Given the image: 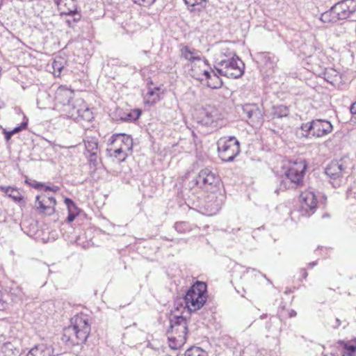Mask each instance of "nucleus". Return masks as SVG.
<instances>
[{"mask_svg": "<svg viewBox=\"0 0 356 356\" xmlns=\"http://www.w3.org/2000/svg\"><path fill=\"white\" fill-rule=\"evenodd\" d=\"M68 15L70 16V18L66 20V22L70 27L74 26V25L81 19V15L76 10Z\"/></svg>", "mask_w": 356, "mask_h": 356, "instance_id": "nucleus-25", "label": "nucleus"}, {"mask_svg": "<svg viewBox=\"0 0 356 356\" xmlns=\"http://www.w3.org/2000/svg\"><path fill=\"white\" fill-rule=\"evenodd\" d=\"M211 70L208 63L202 58L191 65V75L195 79L203 82L205 76Z\"/></svg>", "mask_w": 356, "mask_h": 356, "instance_id": "nucleus-15", "label": "nucleus"}, {"mask_svg": "<svg viewBox=\"0 0 356 356\" xmlns=\"http://www.w3.org/2000/svg\"><path fill=\"white\" fill-rule=\"evenodd\" d=\"M220 182V176L209 168L201 170L196 177V184L206 190H213L218 188Z\"/></svg>", "mask_w": 356, "mask_h": 356, "instance_id": "nucleus-10", "label": "nucleus"}, {"mask_svg": "<svg viewBox=\"0 0 356 356\" xmlns=\"http://www.w3.org/2000/svg\"><path fill=\"white\" fill-rule=\"evenodd\" d=\"M84 112L88 115L89 118L91 114L90 111L88 108H86Z\"/></svg>", "mask_w": 356, "mask_h": 356, "instance_id": "nucleus-46", "label": "nucleus"}, {"mask_svg": "<svg viewBox=\"0 0 356 356\" xmlns=\"http://www.w3.org/2000/svg\"><path fill=\"white\" fill-rule=\"evenodd\" d=\"M312 129V122H308L301 126V131H305L306 133H302L301 135L305 137H307L309 134V131Z\"/></svg>", "mask_w": 356, "mask_h": 356, "instance_id": "nucleus-34", "label": "nucleus"}, {"mask_svg": "<svg viewBox=\"0 0 356 356\" xmlns=\"http://www.w3.org/2000/svg\"><path fill=\"white\" fill-rule=\"evenodd\" d=\"M220 75L232 79H237L243 74V64L238 58H231L223 60L220 64V67L217 69Z\"/></svg>", "mask_w": 356, "mask_h": 356, "instance_id": "nucleus-8", "label": "nucleus"}, {"mask_svg": "<svg viewBox=\"0 0 356 356\" xmlns=\"http://www.w3.org/2000/svg\"><path fill=\"white\" fill-rule=\"evenodd\" d=\"M333 131V125L328 120L318 118L313 119V136L323 137Z\"/></svg>", "mask_w": 356, "mask_h": 356, "instance_id": "nucleus-13", "label": "nucleus"}, {"mask_svg": "<svg viewBox=\"0 0 356 356\" xmlns=\"http://www.w3.org/2000/svg\"><path fill=\"white\" fill-rule=\"evenodd\" d=\"M335 6L341 20L356 22V0H341Z\"/></svg>", "mask_w": 356, "mask_h": 356, "instance_id": "nucleus-12", "label": "nucleus"}, {"mask_svg": "<svg viewBox=\"0 0 356 356\" xmlns=\"http://www.w3.org/2000/svg\"><path fill=\"white\" fill-rule=\"evenodd\" d=\"M208 297L207 284L204 282L197 281L184 295L185 308L190 314L196 312L204 306Z\"/></svg>", "mask_w": 356, "mask_h": 356, "instance_id": "nucleus-2", "label": "nucleus"}, {"mask_svg": "<svg viewBox=\"0 0 356 356\" xmlns=\"http://www.w3.org/2000/svg\"><path fill=\"white\" fill-rule=\"evenodd\" d=\"M4 134H5V138L7 140H9L11 138L12 136H13V134L12 133L11 131H5Z\"/></svg>", "mask_w": 356, "mask_h": 356, "instance_id": "nucleus-43", "label": "nucleus"}, {"mask_svg": "<svg viewBox=\"0 0 356 356\" xmlns=\"http://www.w3.org/2000/svg\"><path fill=\"white\" fill-rule=\"evenodd\" d=\"M79 337L80 335L70 325L64 329L62 340L69 345L77 346L86 341L84 339H81Z\"/></svg>", "mask_w": 356, "mask_h": 356, "instance_id": "nucleus-16", "label": "nucleus"}, {"mask_svg": "<svg viewBox=\"0 0 356 356\" xmlns=\"http://www.w3.org/2000/svg\"><path fill=\"white\" fill-rule=\"evenodd\" d=\"M74 98V91L66 86H60L55 92L54 103L56 106L69 105Z\"/></svg>", "mask_w": 356, "mask_h": 356, "instance_id": "nucleus-14", "label": "nucleus"}, {"mask_svg": "<svg viewBox=\"0 0 356 356\" xmlns=\"http://www.w3.org/2000/svg\"><path fill=\"white\" fill-rule=\"evenodd\" d=\"M61 15H70L77 10L75 0H54Z\"/></svg>", "mask_w": 356, "mask_h": 356, "instance_id": "nucleus-18", "label": "nucleus"}, {"mask_svg": "<svg viewBox=\"0 0 356 356\" xmlns=\"http://www.w3.org/2000/svg\"><path fill=\"white\" fill-rule=\"evenodd\" d=\"M179 321L171 325L168 332L169 346L174 350L181 348L186 341L188 328L186 320L183 317L178 318Z\"/></svg>", "mask_w": 356, "mask_h": 356, "instance_id": "nucleus-6", "label": "nucleus"}, {"mask_svg": "<svg viewBox=\"0 0 356 356\" xmlns=\"http://www.w3.org/2000/svg\"><path fill=\"white\" fill-rule=\"evenodd\" d=\"M165 92V90L162 86L149 89L145 95V103L148 105L155 104L162 99Z\"/></svg>", "mask_w": 356, "mask_h": 356, "instance_id": "nucleus-17", "label": "nucleus"}, {"mask_svg": "<svg viewBox=\"0 0 356 356\" xmlns=\"http://www.w3.org/2000/svg\"><path fill=\"white\" fill-rule=\"evenodd\" d=\"M86 148L88 151L91 152V154L95 155L98 149V144L93 141H87L85 143Z\"/></svg>", "mask_w": 356, "mask_h": 356, "instance_id": "nucleus-32", "label": "nucleus"}, {"mask_svg": "<svg viewBox=\"0 0 356 356\" xmlns=\"http://www.w3.org/2000/svg\"><path fill=\"white\" fill-rule=\"evenodd\" d=\"M26 356H28V354L26 355Z\"/></svg>", "mask_w": 356, "mask_h": 356, "instance_id": "nucleus-50", "label": "nucleus"}, {"mask_svg": "<svg viewBox=\"0 0 356 356\" xmlns=\"http://www.w3.org/2000/svg\"><path fill=\"white\" fill-rule=\"evenodd\" d=\"M341 325V321L339 318L335 319L334 324L332 325V327L336 329L338 328Z\"/></svg>", "mask_w": 356, "mask_h": 356, "instance_id": "nucleus-45", "label": "nucleus"}, {"mask_svg": "<svg viewBox=\"0 0 356 356\" xmlns=\"http://www.w3.org/2000/svg\"><path fill=\"white\" fill-rule=\"evenodd\" d=\"M64 202L67 208L68 213H79L78 207L71 199L65 197Z\"/></svg>", "mask_w": 356, "mask_h": 356, "instance_id": "nucleus-28", "label": "nucleus"}, {"mask_svg": "<svg viewBox=\"0 0 356 356\" xmlns=\"http://www.w3.org/2000/svg\"><path fill=\"white\" fill-rule=\"evenodd\" d=\"M339 343L343 348L342 356H353L356 351V346L350 342L339 341Z\"/></svg>", "mask_w": 356, "mask_h": 356, "instance_id": "nucleus-24", "label": "nucleus"}, {"mask_svg": "<svg viewBox=\"0 0 356 356\" xmlns=\"http://www.w3.org/2000/svg\"><path fill=\"white\" fill-rule=\"evenodd\" d=\"M355 194H356V183H355V186L351 189Z\"/></svg>", "mask_w": 356, "mask_h": 356, "instance_id": "nucleus-47", "label": "nucleus"}, {"mask_svg": "<svg viewBox=\"0 0 356 356\" xmlns=\"http://www.w3.org/2000/svg\"><path fill=\"white\" fill-rule=\"evenodd\" d=\"M185 356H205V352L199 347H191L186 351Z\"/></svg>", "mask_w": 356, "mask_h": 356, "instance_id": "nucleus-26", "label": "nucleus"}, {"mask_svg": "<svg viewBox=\"0 0 356 356\" xmlns=\"http://www.w3.org/2000/svg\"><path fill=\"white\" fill-rule=\"evenodd\" d=\"M181 56L191 62V65L200 59L201 56L200 52L195 49H191L188 46H184L181 49Z\"/></svg>", "mask_w": 356, "mask_h": 356, "instance_id": "nucleus-21", "label": "nucleus"}, {"mask_svg": "<svg viewBox=\"0 0 356 356\" xmlns=\"http://www.w3.org/2000/svg\"><path fill=\"white\" fill-rule=\"evenodd\" d=\"M205 76V79L203 80V82H204L209 88L217 89L222 86V81L221 79L213 70L211 69Z\"/></svg>", "mask_w": 356, "mask_h": 356, "instance_id": "nucleus-19", "label": "nucleus"}, {"mask_svg": "<svg viewBox=\"0 0 356 356\" xmlns=\"http://www.w3.org/2000/svg\"><path fill=\"white\" fill-rule=\"evenodd\" d=\"M133 139L125 134H113L108 139L107 153L117 162L122 163L132 153Z\"/></svg>", "mask_w": 356, "mask_h": 356, "instance_id": "nucleus-1", "label": "nucleus"}, {"mask_svg": "<svg viewBox=\"0 0 356 356\" xmlns=\"http://www.w3.org/2000/svg\"><path fill=\"white\" fill-rule=\"evenodd\" d=\"M313 74H316V76H323V78H324L325 79H326V77H325V74H326V68H325V67L322 70V72H319V73H318V74H317V73H316V72H313Z\"/></svg>", "mask_w": 356, "mask_h": 356, "instance_id": "nucleus-41", "label": "nucleus"}, {"mask_svg": "<svg viewBox=\"0 0 356 356\" xmlns=\"http://www.w3.org/2000/svg\"><path fill=\"white\" fill-rule=\"evenodd\" d=\"M350 111L352 115H356V102L351 105L350 108Z\"/></svg>", "mask_w": 356, "mask_h": 356, "instance_id": "nucleus-40", "label": "nucleus"}, {"mask_svg": "<svg viewBox=\"0 0 356 356\" xmlns=\"http://www.w3.org/2000/svg\"><path fill=\"white\" fill-rule=\"evenodd\" d=\"M134 3L143 6H149L152 5L155 0H132Z\"/></svg>", "mask_w": 356, "mask_h": 356, "instance_id": "nucleus-35", "label": "nucleus"}, {"mask_svg": "<svg viewBox=\"0 0 356 356\" xmlns=\"http://www.w3.org/2000/svg\"><path fill=\"white\" fill-rule=\"evenodd\" d=\"M7 193H9V196L12 197L15 202H20L23 200V197L20 193L14 188H8Z\"/></svg>", "mask_w": 356, "mask_h": 356, "instance_id": "nucleus-30", "label": "nucleus"}, {"mask_svg": "<svg viewBox=\"0 0 356 356\" xmlns=\"http://www.w3.org/2000/svg\"><path fill=\"white\" fill-rule=\"evenodd\" d=\"M275 113L279 118L286 117L289 115V108L283 105L279 106L275 108Z\"/></svg>", "mask_w": 356, "mask_h": 356, "instance_id": "nucleus-31", "label": "nucleus"}, {"mask_svg": "<svg viewBox=\"0 0 356 356\" xmlns=\"http://www.w3.org/2000/svg\"><path fill=\"white\" fill-rule=\"evenodd\" d=\"M26 127H27V122H22L19 127H15L11 131L14 135L15 134L19 132L22 129H25L26 128Z\"/></svg>", "mask_w": 356, "mask_h": 356, "instance_id": "nucleus-36", "label": "nucleus"}, {"mask_svg": "<svg viewBox=\"0 0 356 356\" xmlns=\"http://www.w3.org/2000/svg\"><path fill=\"white\" fill-rule=\"evenodd\" d=\"M307 164L305 161H289L284 168V179L281 182V187L284 189L296 188L302 183Z\"/></svg>", "mask_w": 356, "mask_h": 356, "instance_id": "nucleus-3", "label": "nucleus"}, {"mask_svg": "<svg viewBox=\"0 0 356 356\" xmlns=\"http://www.w3.org/2000/svg\"><path fill=\"white\" fill-rule=\"evenodd\" d=\"M308 193H302L300 195V201L302 203L305 204L307 206L309 207V205L307 204V200L308 198Z\"/></svg>", "mask_w": 356, "mask_h": 356, "instance_id": "nucleus-38", "label": "nucleus"}, {"mask_svg": "<svg viewBox=\"0 0 356 356\" xmlns=\"http://www.w3.org/2000/svg\"><path fill=\"white\" fill-rule=\"evenodd\" d=\"M142 111L139 108L131 110L126 115L127 120L134 121L138 120L141 115Z\"/></svg>", "mask_w": 356, "mask_h": 356, "instance_id": "nucleus-27", "label": "nucleus"}, {"mask_svg": "<svg viewBox=\"0 0 356 356\" xmlns=\"http://www.w3.org/2000/svg\"><path fill=\"white\" fill-rule=\"evenodd\" d=\"M327 204V197L324 194L315 195L313 193V213L316 208H325Z\"/></svg>", "mask_w": 356, "mask_h": 356, "instance_id": "nucleus-23", "label": "nucleus"}, {"mask_svg": "<svg viewBox=\"0 0 356 356\" xmlns=\"http://www.w3.org/2000/svg\"><path fill=\"white\" fill-rule=\"evenodd\" d=\"M185 223L184 222H177L176 223L175 225V227L176 229L179 231V232H181V229L185 226Z\"/></svg>", "mask_w": 356, "mask_h": 356, "instance_id": "nucleus-42", "label": "nucleus"}, {"mask_svg": "<svg viewBox=\"0 0 356 356\" xmlns=\"http://www.w3.org/2000/svg\"><path fill=\"white\" fill-rule=\"evenodd\" d=\"M79 213H68L66 221L69 223L72 222V221L74 220L75 218L79 216Z\"/></svg>", "mask_w": 356, "mask_h": 356, "instance_id": "nucleus-37", "label": "nucleus"}, {"mask_svg": "<svg viewBox=\"0 0 356 356\" xmlns=\"http://www.w3.org/2000/svg\"><path fill=\"white\" fill-rule=\"evenodd\" d=\"M5 307V302L2 300V293L0 291V309H3Z\"/></svg>", "mask_w": 356, "mask_h": 356, "instance_id": "nucleus-44", "label": "nucleus"}, {"mask_svg": "<svg viewBox=\"0 0 356 356\" xmlns=\"http://www.w3.org/2000/svg\"><path fill=\"white\" fill-rule=\"evenodd\" d=\"M58 186H45V190L35 197V208L39 213L44 216H51L56 212V200L49 192L56 193Z\"/></svg>", "mask_w": 356, "mask_h": 356, "instance_id": "nucleus-4", "label": "nucleus"}, {"mask_svg": "<svg viewBox=\"0 0 356 356\" xmlns=\"http://www.w3.org/2000/svg\"><path fill=\"white\" fill-rule=\"evenodd\" d=\"M54 74L56 76H60L63 67L57 61L53 63Z\"/></svg>", "mask_w": 356, "mask_h": 356, "instance_id": "nucleus-33", "label": "nucleus"}, {"mask_svg": "<svg viewBox=\"0 0 356 356\" xmlns=\"http://www.w3.org/2000/svg\"><path fill=\"white\" fill-rule=\"evenodd\" d=\"M51 350L45 344L41 343L31 348L28 353V356H50Z\"/></svg>", "mask_w": 356, "mask_h": 356, "instance_id": "nucleus-22", "label": "nucleus"}, {"mask_svg": "<svg viewBox=\"0 0 356 356\" xmlns=\"http://www.w3.org/2000/svg\"><path fill=\"white\" fill-rule=\"evenodd\" d=\"M350 160L347 157L341 158L339 160L332 161L325 168V174L332 180L339 179L336 185L333 183L334 187L339 186L341 183V179L349 173Z\"/></svg>", "mask_w": 356, "mask_h": 356, "instance_id": "nucleus-7", "label": "nucleus"}, {"mask_svg": "<svg viewBox=\"0 0 356 356\" xmlns=\"http://www.w3.org/2000/svg\"><path fill=\"white\" fill-rule=\"evenodd\" d=\"M329 216H330V215L328 213H325V214H323L322 217L325 218V217H329Z\"/></svg>", "mask_w": 356, "mask_h": 356, "instance_id": "nucleus-48", "label": "nucleus"}, {"mask_svg": "<svg viewBox=\"0 0 356 356\" xmlns=\"http://www.w3.org/2000/svg\"><path fill=\"white\" fill-rule=\"evenodd\" d=\"M218 153L224 161H232L240 153V144L234 136L221 137L217 142Z\"/></svg>", "mask_w": 356, "mask_h": 356, "instance_id": "nucleus-5", "label": "nucleus"}, {"mask_svg": "<svg viewBox=\"0 0 356 356\" xmlns=\"http://www.w3.org/2000/svg\"><path fill=\"white\" fill-rule=\"evenodd\" d=\"M191 13L200 15L207 8V0H184Z\"/></svg>", "mask_w": 356, "mask_h": 356, "instance_id": "nucleus-20", "label": "nucleus"}, {"mask_svg": "<svg viewBox=\"0 0 356 356\" xmlns=\"http://www.w3.org/2000/svg\"><path fill=\"white\" fill-rule=\"evenodd\" d=\"M31 186L35 189L42 188L43 191H44L46 186L40 182H35L34 184H31Z\"/></svg>", "mask_w": 356, "mask_h": 356, "instance_id": "nucleus-39", "label": "nucleus"}, {"mask_svg": "<svg viewBox=\"0 0 356 356\" xmlns=\"http://www.w3.org/2000/svg\"><path fill=\"white\" fill-rule=\"evenodd\" d=\"M223 118L222 113L216 107L211 106L200 110L197 116V122L205 126L217 127Z\"/></svg>", "mask_w": 356, "mask_h": 356, "instance_id": "nucleus-9", "label": "nucleus"}, {"mask_svg": "<svg viewBox=\"0 0 356 356\" xmlns=\"http://www.w3.org/2000/svg\"><path fill=\"white\" fill-rule=\"evenodd\" d=\"M313 49H314L315 54L320 58V60H323V58L325 57V54L323 52V45L319 42L313 41Z\"/></svg>", "mask_w": 356, "mask_h": 356, "instance_id": "nucleus-29", "label": "nucleus"}, {"mask_svg": "<svg viewBox=\"0 0 356 356\" xmlns=\"http://www.w3.org/2000/svg\"><path fill=\"white\" fill-rule=\"evenodd\" d=\"M70 325L80 335L81 339L86 341L90 333V324L89 316L82 312L74 316L70 320Z\"/></svg>", "mask_w": 356, "mask_h": 356, "instance_id": "nucleus-11", "label": "nucleus"}, {"mask_svg": "<svg viewBox=\"0 0 356 356\" xmlns=\"http://www.w3.org/2000/svg\"><path fill=\"white\" fill-rule=\"evenodd\" d=\"M312 265H313V267H314L316 265V263L314 261H313Z\"/></svg>", "mask_w": 356, "mask_h": 356, "instance_id": "nucleus-49", "label": "nucleus"}]
</instances>
